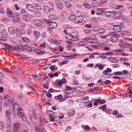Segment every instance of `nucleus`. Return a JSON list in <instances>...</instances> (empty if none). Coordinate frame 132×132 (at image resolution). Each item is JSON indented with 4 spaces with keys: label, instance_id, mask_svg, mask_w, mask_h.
<instances>
[{
    "label": "nucleus",
    "instance_id": "nucleus-1",
    "mask_svg": "<svg viewBox=\"0 0 132 132\" xmlns=\"http://www.w3.org/2000/svg\"><path fill=\"white\" fill-rule=\"evenodd\" d=\"M9 110L11 113H13L14 115H16L19 111L21 110V108L19 107L18 103L15 102L13 104V107H10Z\"/></svg>",
    "mask_w": 132,
    "mask_h": 132
},
{
    "label": "nucleus",
    "instance_id": "nucleus-2",
    "mask_svg": "<svg viewBox=\"0 0 132 132\" xmlns=\"http://www.w3.org/2000/svg\"><path fill=\"white\" fill-rule=\"evenodd\" d=\"M75 34L71 35L69 34L68 37H66L69 40H71L73 42H76L78 40L79 38L78 37V32L77 31L75 32Z\"/></svg>",
    "mask_w": 132,
    "mask_h": 132
},
{
    "label": "nucleus",
    "instance_id": "nucleus-3",
    "mask_svg": "<svg viewBox=\"0 0 132 132\" xmlns=\"http://www.w3.org/2000/svg\"><path fill=\"white\" fill-rule=\"evenodd\" d=\"M32 22L35 26H41L42 28L44 27L46 25L45 23H44L42 21L38 19L33 20Z\"/></svg>",
    "mask_w": 132,
    "mask_h": 132
},
{
    "label": "nucleus",
    "instance_id": "nucleus-4",
    "mask_svg": "<svg viewBox=\"0 0 132 132\" xmlns=\"http://www.w3.org/2000/svg\"><path fill=\"white\" fill-rule=\"evenodd\" d=\"M83 19L82 16H80L75 18L73 19V21L76 23H79L83 20Z\"/></svg>",
    "mask_w": 132,
    "mask_h": 132
},
{
    "label": "nucleus",
    "instance_id": "nucleus-5",
    "mask_svg": "<svg viewBox=\"0 0 132 132\" xmlns=\"http://www.w3.org/2000/svg\"><path fill=\"white\" fill-rule=\"evenodd\" d=\"M20 126V124L19 122H16L13 125L14 131L15 132H17Z\"/></svg>",
    "mask_w": 132,
    "mask_h": 132
},
{
    "label": "nucleus",
    "instance_id": "nucleus-6",
    "mask_svg": "<svg viewBox=\"0 0 132 132\" xmlns=\"http://www.w3.org/2000/svg\"><path fill=\"white\" fill-rule=\"evenodd\" d=\"M23 19L26 21H29L31 20L30 16L27 13L23 14L22 15Z\"/></svg>",
    "mask_w": 132,
    "mask_h": 132
},
{
    "label": "nucleus",
    "instance_id": "nucleus-7",
    "mask_svg": "<svg viewBox=\"0 0 132 132\" xmlns=\"http://www.w3.org/2000/svg\"><path fill=\"white\" fill-rule=\"evenodd\" d=\"M50 27H48L47 28L48 30H50L51 29H54L57 26V24L55 22H51L50 23Z\"/></svg>",
    "mask_w": 132,
    "mask_h": 132
},
{
    "label": "nucleus",
    "instance_id": "nucleus-8",
    "mask_svg": "<svg viewBox=\"0 0 132 132\" xmlns=\"http://www.w3.org/2000/svg\"><path fill=\"white\" fill-rule=\"evenodd\" d=\"M26 7L27 9L29 11L32 12L35 10V8L32 4H27L26 5Z\"/></svg>",
    "mask_w": 132,
    "mask_h": 132
},
{
    "label": "nucleus",
    "instance_id": "nucleus-9",
    "mask_svg": "<svg viewBox=\"0 0 132 132\" xmlns=\"http://www.w3.org/2000/svg\"><path fill=\"white\" fill-rule=\"evenodd\" d=\"M10 98L9 96L4 97L5 104L7 106H9L10 103Z\"/></svg>",
    "mask_w": 132,
    "mask_h": 132
},
{
    "label": "nucleus",
    "instance_id": "nucleus-10",
    "mask_svg": "<svg viewBox=\"0 0 132 132\" xmlns=\"http://www.w3.org/2000/svg\"><path fill=\"white\" fill-rule=\"evenodd\" d=\"M115 8L116 9H118L119 11L120 12H123L125 10V7L122 5H118L116 6Z\"/></svg>",
    "mask_w": 132,
    "mask_h": 132
},
{
    "label": "nucleus",
    "instance_id": "nucleus-11",
    "mask_svg": "<svg viewBox=\"0 0 132 132\" xmlns=\"http://www.w3.org/2000/svg\"><path fill=\"white\" fill-rule=\"evenodd\" d=\"M113 30L116 32H120L121 30V27L118 25H115L113 28Z\"/></svg>",
    "mask_w": 132,
    "mask_h": 132
},
{
    "label": "nucleus",
    "instance_id": "nucleus-12",
    "mask_svg": "<svg viewBox=\"0 0 132 132\" xmlns=\"http://www.w3.org/2000/svg\"><path fill=\"white\" fill-rule=\"evenodd\" d=\"M6 12L8 17L12 18L14 16V13L11 12L10 10L7 9L6 10Z\"/></svg>",
    "mask_w": 132,
    "mask_h": 132
},
{
    "label": "nucleus",
    "instance_id": "nucleus-13",
    "mask_svg": "<svg viewBox=\"0 0 132 132\" xmlns=\"http://www.w3.org/2000/svg\"><path fill=\"white\" fill-rule=\"evenodd\" d=\"M108 36H113L114 37L117 38V37H118L120 36V35L114 32H110L108 34V35H106V37Z\"/></svg>",
    "mask_w": 132,
    "mask_h": 132
},
{
    "label": "nucleus",
    "instance_id": "nucleus-14",
    "mask_svg": "<svg viewBox=\"0 0 132 132\" xmlns=\"http://www.w3.org/2000/svg\"><path fill=\"white\" fill-rule=\"evenodd\" d=\"M8 30L10 34H14L15 32L14 28L13 27H9L8 29Z\"/></svg>",
    "mask_w": 132,
    "mask_h": 132
},
{
    "label": "nucleus",
    "instance_id": "nucleus-15",
    "mask_svg": "<svg viewBox=\"0 0 132 132\" xmlns=\"http://www.w3.org/2000/svg\"><path fill=\"white\" fill-rule=\"evenodd\" d=\"M56 5L57 9L59 10H61L63 8V4L60 2L56 3Z\"/></svg>",
    "mask_w": 132,
    "mask_h": 132
},
{
    "label": "nucleus",
    "instance_id": "nucleus-16",
    "mask_svg": "<svg viewBox=\"0 0 132 132\" xmlns=\"http://www.w3.org/2000/svg\"><path fill=\"white\" fill-rule=\"evenodd\" d=\"M16 32L17 36L19 37H21L23 33L21 30L19 29H16Z\"/></svg>",
    "mask_w": 132,
    "mask_h": 132
},
{
    "label": "nucleus",
    "instance_id": "nucleus-17",
    "mask_svg": "<svg viewBox=\"0 0 132 132\" xmlns=\"http://www.w3.org/2000/svg\"><path fill=\"white\" fill-rule=\"evenodd\" d=\"M112 71L111 69L109 68H107L106 70L103 71V74L104 75H106L108 73H110Z\"/></svg>",
    "mask_w": 132,
    "mask_h": 132
},
{
    "label": "nucleus",
    "instance_id": "nucleus-18",
    "mask_svg": "<svg viewBox=\"0 0 132 132\" xmlns=\"http://www.w3.org/2000/svg\"><path fill=\"white\" fill-rule=\"evenodd\" d=\"M35 51L36 53L38 55H42L45 53V51H42L38 49L35 50Z\"/></svg>",
    "mask_w": 132,
    "mask_h": 132
},
{
    "label": "nucleus",
    "instance_id": "nucleus-19",
    "mask_svg": "<svg viewBox=\"0 0 132 132\" xmlns=\"http://www.w3.org/2000/svg\"><path fill=\"white\" fill-rule=\"evenodd\" d=\"M50 8L47 6H45L43 7L44 11L45 12H47L50 11Z\"/></svg>",
    "mask_w": 132,
    "mask_h": 132
},
{
    "label": "nucleus",
    "instance_id": "nucleus-20",
    "mask_svg": "<svg viewBox=\"0 0 132 132\" xmlns=\"http://www.w3.org/2000/svg\"><path fill=\"white\" fill-rule=\"evenodd\" d=\"M99 109H100L102 110V111L104 112L106 111L107 109L106 105L104 104L101 106L99 107Z\"/></svg>",
    "mask_w": 132,
    "mask_h": 132
},
{
    "label": "nucleus",
    "instance_id": "nucleus-21",
    "mask_svg": "<svg viewBox=\"0 0 132 132\" xmlns=\"http://www.w3.org/2000/svg\"><path fill=\"white\" fill-rule=\"evenodd\" d=\"M50 20H55L56 19V16L54 14H51L50 15L48 16Z\"/></svg>",
    "mask_w": 132,
    "mask_h": 132
},
{
    "label": "nucleus",
    "instance_id": "nucleus-22",
    "mask_svg": "<svg viewBox=\"0 0 132 132\" xmlns=\"http://www.w3.org/2000/svg\"><path fill=\"white\" fill-rule=\"evenodd\" d=\"M67 15V13L66 11H64L61 13V16L63 19L66 17Z\"/></svg>",
    "mask_w": 132,
    "mask_h": 132
},
{
    "label": "nucleus",
    "instance_id": "nucleus-23",
    "mask_svg": "<svg viewBox=\"0 0 132 132\" xmlns=\"http://www.w3.org/2000/svg\"><path fill=\"white\" fill-rule=\"evenodd\" d=\"M98 67V68L100 70H102L103 68V66L102 64H100L98 63L96 64L95 66V68H96L97 67Z\"/></svg>",
    "mask_w": 132,
    "mask_h": 132
},
{
    "label": "nucleus",
    "instance_id": "nucleus-24",
    "mask_svg": "<svg viewBox=\"0 0 132 132\" xmlns=\"http://www.w3.org/2000/svg\"><path fill=\"white\" fill-rule=\"evenodd\" d=\"M63 1L65 2V5L67 7H69L71 6V5L70 3H69V2L66 1L65 0H63Z\"/></svg>",
    "mask_w": 132,
    "mask_h": 132
},
{
    "label": "nucleus",
    "instance_id": "nucleus-25",
    "mask_svg": "<svg viewBox=\"0 0 132 132\" xmlns=\"http://www.w3.org/2000/svg\"><path fill=\"white\" fill-rule=\"evenodd\" d=\"M100 2H98L96 3H98V4L97 5L102 6V3H105L107 1V0H100Z\"/></svg>",
    "mask_w": 132,
    "mask_h": 132
},
{
    "label": "nucleus",
    "instance_id": "nucleus-26",
    "mask_svg": "<svg viewBox=\"0 0 132 132\" xmlns=\"http://www.w3.org/2000/svg\"><path fill=\"white\" fill-rule=\"evenodd\" d=\"M122 33L123 35L126 36H129L130 35V34L129 32L125 31H122Z\"/></svg>",
    "mask_w": 132,
    "mask_h": 132
},
{
    "label": "nucleus",
    "instance_id": "nucleus-27",
    "mask_svg": "<svg viewBox=\"0 0 132 132\" xmlns=\"http://www.w3.org/2000/svg\"><path fill=\"white\" fill-rule=\"evenodd\" d=\"M19 16L17 15L16 17L13 18L12 20L13 22H16L18 21L19 19Z\"/></svg>",
    "mask_w": 132,
    "mask_h": 132
},
{
    "label": "nucleus",
    "instance_id": "nucleus-28",
    "mask_svg": "<svg viewBox=\"0 0 132 132\" xmlns=\"http://www.w3.org/2000/svg\"><path fill=\"white\" fill-rule=\"evenodd\" d=\"M95 43L96 42V37L94 35H92L90 36L89 38Z\"/></svg>",
    "mask_w": 132,
    "mask_h": 132
},
{
    "label": "nucleus",
    "instance_id": "nucleus-29",
    "mask_svg": "<svg viewBox=\"0 0 132 132\" xmlns=\"http://www.w3.org/2000/svg\"><path fill=\"white\" fill-rule=\"evenodd\" d=\"M34 36L36 37H37L36 39H37L39 36H40V34L37 31H34Z\"/></svg>",
    "mask_w": 132,
    "mask_h": 132
},
{
    "label": "nucleus",
    "instance_id": "nucleus-30",
    "mask_svg": "<svg viewBox=\"0 0 132 132\" xmlns=\"http://www.w3.org/2000/svg\"><path fill=\"white\" fill-rule=\"evenodd\" d=\"M84 6L87 8L89 9L91 7L90 5L88 3H86L83 4Z\"/></svg>",
    "mask_w": 132,
    "mask_h": 132
},
{
    "label": "nucleus",
    "instance_id": "nucleus-31",
    "mask_svg": "<svg viewBox=\"0 0 132 132\" xmlns=\"http://www.w3.org/2000/svg\"><path fill=\"white\" fill-rule=\"evenodd\" d=\"M109 39L113 43L116 42L117 40L116 38L114 37L113 36L110 37Z\"/></svg>",
    "mask_w": 132,
    "mask_h": 132
},
{
    "label": "nucleus",
    "instance_id": "nucleus-32",
    "mask_svg": "<svg viewBox=\"0 0 132 132\" xmlns=\"http://www.w3.org/2000/svg\"><path fill=\"white\" fill-rule=\"evenodd\" d=\"M39 118V121L40 124L41 126L43 125L44 124V121L42 119L41 117L40 116Z\"/></svg>",
    "mask_w": 132,
    "mask_h": 132
},
{
    "label": "nucleus",
    "instance_id": "nucleus-33",
    "mask_svg": "<svg viewBox=\"0 0 132 132\" xmlns=\"http://www.w3.org/2000/svg\"><path fill=\"white\" fill-rule=\"evenodd\" d=\"M100 28V27L97 26H95V27H94L92 29V30L94 32H96L97 31L98 32V31L99 30V29Z\"/></svg>",
    "mask_w": 132,
    "mask_h": 132
},
{
    "label": "nucleus",
    "instance_id": "nucleus-34",
    "mask_svg": "<svg viewBox=\"0 0 132 132\" xmlns=\"http://www.w3.org/2000/svg\"><path fill=\"white\" fill-rule=\"evenodd\" d=\"M16 48L22 51H23L24 50V48L21 45H17L16 46Z\"/></svg>",
    "mask_w": 132,
    "mask_h": 132
},
{
    "label": "nucleus",
    "instance_id": "nucleus-35",
    "mask_svg": "<svg viewBox=\"0 0 132 132\" xmlns=\"http://www.w3.org/2000/svg\"><path fill=\"white\" fill-rule=\"evenodd\" d=\"M98 101H97L98 102V103L100 104H103L104 103H105L106 101L105 100H101L100 99H98Z\"/></svg>",
    "mask_w": 132,
    "mask_h": 132
},
{
    "label": "nucleus",
    "instance_id": "nucleus-36",
    "mask_svg": "<svg viewBox=\"0 0 132 132\" xmlns=\"http://www.w3.org/2000/svg\"><path fill=\"white\" fill-rule=\"evenodd\" d=\"M33 116L34 118L36 120H37L38 119V117L37 116V114L35 112L34 110L33 111Z\"/></svg>",
    "mask_w": 132,
    "mask_h": 132
},
{
    "label": "nucleus",
    "instance_id": "nucleus-37",
    "mask_svg": "<svg viewBox=\"0 0 132 132\" xmlns=\"http://www.w3.org/2000/svg\"><path fill=\"white\" fill-rule=\"evenodd\" d=\"M22 118V120L24 121H26L27 119V117L26 114H23L21 117Z\"/></svg>",
    "mask_w": 132,
    "mask_h": 132
},
{
    "label": "nucleus",
    "instance_id": "nucleus-38",
    "mask_svg": "<svg viewBox=\"0 0 132 132\" xmlns=\"http://www.w3.org/2000/svg\"><path fill=\"white\" fill-rule=\"evenodd\" d=\"M68 113V114L69 116H71L75 113V112L74 110H71L69 113Z\"/></svg>",
    "mask_w": 132,
    "mask_h": 132
},
{
    "label": "nucleus",
    "instance_id": "nucleus-39",
    "mask_svg": "<svg viewBox=\"0 0 132 132\" xmlns=\"http://www.w3.org/2000/svg\"><path fill=\"white\" fill-rule=\"evenodd\" d=\"M78 44L80 45L84 46L87 44L86 43L83 41L80 42H78Z\"/></svg>",
    "mask_w": 132,
    "mask_h": 132
},
{
    "label": "nucleus",
    "instance_id": "nucleus-40",
    "mask_svg": "<svg viewBox=\"0 0 132 132\" xmlns=\"http://www.w3.org/2000/svg\"><path fill=\"white\" fill-rule=\"evenodd\" d=\"M86 92L84 91H80L79 92V94L80 96H84L86 94Z\"/></svg>",
    "mask_w": 132,
    "mask_h": 132
},
{
    "label": "nucleus",
    "instance_id": "nucleus-41",
    "mask_svg": "<svg viewBox=\"0 0 132 132\" xmlns=\"http://www.w3.org/2000/svg\"><path fill=\"white\" fill-rule=\"evenodd\" d=\"M104 32V29L103 28L99 29V30L98 31V33L99 34H101L103 33Z\"/></svg>",
    "mask_w": 132,
    "mask_h": 132
},
{
    "label": "nucleus",
    "instance_id": "nucleus-42",
    "mask_svg": "<svg viewBox=\"0 0 132 132\" xmlns=\"http://www.w3.org/2000/svg\"><path fill=\"white\" fill-rule=\"evenodd\" d=\"M4 45L7 47L6 49L8 50H10L11 49L12 46L6 44H4Z\"/></svg>",
    "mask_w": 132,
    "mask_h": 132
},
{
    "label": "nucleus",
    "instance_id": "nucleus-43",
    "mask_svg": "<svg viewBox=\"0 0 132 132\" xmlns=\"http://www.w3.org/2000/svg\"><path fill=\"white\" fill-rule=\"evenodd\" d=\"M6 113V115L7 117V118L8 119H9L10 118V113L8 111H6L5 112Z\"/></svg>",
    "mask_w": 132,
    "mask_h": 132
},
{
    "label": "nucleus",
    "instance_id": "nucleus-44",
    "mask_svg": "<svg viewBox=\"0 0 132 132\" xmlns=\"http://www.w3.org/2000/svg\"><path fill=\"white\" fill-rule=\"evenodd\" d=\"M46 44L45 43H44L40 45L39 46V48L40 49H42V48L43 47L44 48L46 47Z\"/></svg>",
    "mask_w": 132,
    "mask_h": 132
},
{
    "label": "nucleus",
    "instance_id": "nucleus-45",
    "mask_svg": "<svg viewBox=\"0 0 132 132\" xmlns=\"http://www.w3.org/2000/svg\"><path fill=\"white\" fill-rule=\"evenodd\" d=\"M35 132H40L39 128L37 126H35L34 128Z\"/></svg>",
    "mask_w": 132,
    "mask_h": 132
},
{
    "label": "nucleus",
    "instance_id": "nucleus-46",
    "mask_svg": "<svg viewBox=\"0 0 132 132\" xmlns=\"http://www.w3.org/2000/svg\"><path fill=\"white\" fill-rule=\"evenodd\" d=\"M4 26L2 24H0V31L2 32V31H4Z\"/></svg>",
    "mask_w": 132,
    "mask_h": 132
},
{
    "label": "nucleus",
    "instance_id": "nucleus-47",
    "mask_svg": "<svg viewBox=\"0 0 132 132\" xmlns=\"http://www.w3.org/2000/svg\"><path fill=\"white\" fill-rule=\"evenodd\" d=\"M119 45L120 47L122 48H123L124 47V45L123 44V42L121 41H119Z\"/></svg>",
    "mask_w": 132,
    "mask_h": 132
},
{
    "label": "nucleus",
    "instance_id": "nucleus-48",
    "mask_svg": "<svg viewBox=\"0 0 132 132\" xmlns=\"http://www.w3.org/2000/svg\"><path fill=\"white\" fill-rule=\"evenodd\" d=\"M18 112L17 114H18L19 116L20 117H21L22 115L23 114V113L22 112V110L21 109V110H20Z\"/></svg>",
    "mask_w": 132,
    "mask_h": 132
},
{
    "label": "nucleus",
    "instance_id": "nucleus-49",
    "mask_svg": "<svg viewBox=\"0 0 132 132\" xmlns=\"http://www.w3.org/2000/svg\"><path fill=\"white\" fill-rule=\"evenodd\" d=\"M104 54L106 55H112L113 54V53L111 52H106L104 54Z\"/></svg>",
    "mask_w": 132,
    "mask_h": 132
},
{
    "label": "nucleus",
    "instance_id": "nucleus-50",
    "mask_svg": "<svg viewBox=\"0 0 132 132\" xmlns=\"http://www.w3.org/2000/svg\"><path fill=\"white\" fill-rule=\"evenodd\" d=\"M43 20L45 22L47 23L49 25H50V23L51 21L46 19H44Z\"/></svg>",
    "mask_w": 132,
    "mask_h": 132
},
{
    "label": "nucleus",
    "instance_id": "nucleus-51",
    "mask_svg": "<svg viewBox=\"0 0 132 132\" xmlns=\"http://www.w3.org/2000/svg\"><path fill=\"white\" fill-rule=\"evenodd\" d=\"M26 32L29 35H30L32 33V31L30 29H28L26 31Z\"/></svg>",
    "mask_w": 132,
    "mask_h": 132
},
{
    "label": "nucleus",
    "instance_id": "nucleus-52",
    "mask_svg": "<svg viewBox=\"0 0 132 132\" xmlns=\"http://www.w3.org/2000/svg\"><path fill=\"white\" fill-rule=\"evenodd\" d=\"M4 127V124L3 122L0 121V129H3Z\"/></svg>",
    "mask_w": 132,
    "mask_h": 132
},
{
    "label": "nucleus",
    "instance_id": "nucleus-53",
    "mask_svg": "<svg viewBox=\"0 0 132 132\" xmlns=\"http://www.w3.org/2000/svg\"><path fill=\"white\" fill-rule=\"evenodd\" d=\"M34 78L36 80H39L40 79V78L37 76V75H36L35 76H33Z\"/></svg>",
    "mask_w": 132,
    "mask_h": 132
},
{
    "label": "nucleus",
    "instance_id": "nucleus-54",
    "mask_svg": "<svg viewBox=\"0 0 132 132\" xmlns=\"http://www.w3.org/2000/svg\"><path fill=\"white\" fill-rule=\"evenodd\" d=\"M116 116L117 118H121L123 117V116L120 114H118V113L117 114H116Z\"/></svg>",
    "mask_w": 132,
    "mask_h": 132
},
{
    "label": "nucleus",
    "instance_id": "nucleus-55",
    "mask_svg": "<svg viewBox=\"0 0 132 132\" xmlns=\"http://www.w3.org/2000/svg\"><path fill=\"white\" fill-rule=\"evenodd\" d=\"M108 12L113 14L114 15H115L118 13V12L117 11H114Z\"/></svg>",
    "mask_w": 132,
    "mask_h": 132
},
{
    "label": "nucleus",
    "instance_id": "nucleus-56",
    "mask_svg": "<svg viewBox=\"0 0 132 132\" xmlns=\"http://www.w3.org/2000/svg\"><path fill=\"white\" fill-rule=\"evenodd\" d=\"M98 100H94L95 102L93 103V104L95 106H97L98 104V102L97 101Z\"/></svg>",
    "mask_w": 132,
    "mask_h": 132
},
{
    "label": "nucleus",
    "instance_id": "nucleus-57",
    "mask_svg": "<svg viewBox=\"0 0 132 132\" xmlns=\"http://www.w3.org/2000/svg\"><path fill=\"white\" fill-rule=\"evenodd\" d=\"M48 41L51 43H53L54 40L51 38H50L48 39Z\"/></svg>",
    "mask_w": 132,
    "mask_h": 132
},
{
    "label": "nucleus",
    "instance_id": "nucleus-58",
    "mask_svg": "<svg viewBox=\"0 0 132 132\" xmlns=\"http://www.w3.org/2000/svg\"><path fill=\"white\" fill-rule=\"evenodd\" d=\"M84 27L85 28H90L92 27V26L90 24H86L84 25Z\"/></svg>",
    "mask_w": 132,
    "mask_h": 132
},
{
    "label": "nucleus",
    "instance_id": "nucleus-59",
    "mask_svg": "<svg viewBox=\"0 0 132 132\" xmlns=\"http://www.w3.org/2000/svg\"><path fill=\"white\" fill-rule=\"evenodd\" d=\"M116 75H120L122 74L121 72V71H117L115 73Z\"/></svg>",
    "mask_w": 132,
    "mask_h": 132
},
{
    "label": "nucleus",
    "instance_id": "nucleus-60",
    "mask_svg": "<svg viewBox=\"0 0 132 132\" xmlns=\"http://www.w3.org/2000/svg\"><path fill=\"white\" fill-rule=\"evenodd\" d=\"M94 66V64L93 63H89L87 65V66L88 67L92 68Z\"/></svg>",
    "mask_w": 132,
    "mask_h": 132
},
{
    "label": "nucleus",
    "instance_id": "nucleus-61",
    "mask_svg": "<svg viewBox=\"0 0 132 132\" xmlns=\"http://www.w3.org/2000/svg\"><path fill=\"white\" fill-rule=\"evenodd\" d=\"M26 48L28 51L29 52H31L32 51L31 47H29L27 46Z\"/></svg>",
    "mask_w": 132,
    "mask_h": 132
},
{
    "label": "nucleus",
    "instance_id": "nucleus-62",
    "mask_svg": "<svg viewBox=\"0 0 132 132\" xmlns=\"http://www.w3.org/2000/svg\"><path fill=\"white\" fill-rule=\"evenodd\" d=\"M98 57L101 58L102 59H106L107 57L105 56L99 55L98 56Z\"/></svg>",
    "mask_w": 132,
    "mask_h": 132
},
{
    "label": "nucleus",
    "instance_id": "nucleus-63",
    "mask_svg": "<svg viewBox=\"0 0 132 132\" xmlns=\"http://www.w3.org/2000/svg\"><path fill=\"white\" fill-rule=\"evenodd\" d=\"M84 31L86 33H89L91 32L90 30L88 29H85Z\"/></svg>",
    "mask_w": 132,
    "mask_h": 132
},
{
    "label": "nucleus",
    "instance_id": "nucleus-64",
    "mask_svg": "<svg viewBox=\"0 0 132 132\" xmlns=\"http://www.w3.org/2000/svg\"><path fill=\"white\" fill-rule=\"evenodd\" d=\"M63 83L62 82V81H59L58 82V85H57V86H61L63 84Z\"/></svg>",
    "mask_w": 132,
    "mask_h": 132
}]
</instances>
